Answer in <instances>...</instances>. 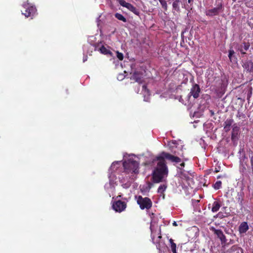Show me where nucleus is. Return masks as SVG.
Wrapping results in <instances>:
<instances>
[{"mask_svg":"<svg viewBox=\"0 0 253 253\" xmlns=\"http://www.w3.org/2000/svg\"><path fill=\"white\" fill-rule=\"evenodd\" d=\"M168 146L173 154L163 151L156 157V159L162 161L164 163H166L165 161L166 159L176 164L180 163L181 159L177 157V155L183 157V153L182 152L183 145H182L181 141L171 140L169 142Z\"/></svg>","mask_w":253,"mask_h":253,"instance_id":"f257e3e1","label":"nucleus"},{"mask_svg":"<svg viewBox=\"0 0 253 253\" xmlns=\"http://www.w3.org/2000/svg\"><path fill=\"white\" fill-rule=\"evenodd\" d=\"M162 6V7L165 11H167L168 5L166 0H158Z\"/></svg>","mask_w":253,"mask_h":253,"instance_id":"4be33fe9","label":"nucleus"},{"mask_svg":"<svg viewBox=\"0 0 253 253\" xmlns=\"http://www.w3.org/2000/svg\"><path fill=\"white\" fill-rule=\"evenodd\" d=\"M120 4L133 13L136 15H139L140 12L138 9L130 3L126 2L125 0H117Z\"/></svg>","mask_w":253,"mask_h":253,"instance_id":"0eeeda50","label":"nucleus"},{"mask_svg":"<svg viewBox=\"0 0 253 253\" xmlns=\"http://www.w3.org/2000/svg\"><path fill=\"white\" fill-rule=\"evenodd\" d=\"M252 167V171L253 172V167Z\"/></svg>","mask_w":253,"mask_h":253,"instance_id":"58836bf2","label":"nucleus"},{"mask_svg":"<svg viewBox=\"0 0 253 253\" xmlns=\"http://www.w3.org/2000/svg\"><path fill=\"white\" fill-rule=\"evenodd\" d=\"M223 10V6L221 3H220L217 5V7L208 10L206 12V14L207 16L213 17L218 15Z\"/></svg>","mask_w":253,"mask_h":253,"instance_id":"423d86ee","label":"nucleus"},{"mask_svg":"<svg viewBox=\"0 0 253 253\" xmlns=\"http://www.w3.org/2000/svg\"><path fill=\"white\" fill-rule=\"evenodd\" d=\"M210 230L217 236V237L220 240L221 245L225 246L227 243V239L222 231L220 229H216L214 227H211Z\"/></svg>","mask_w":253,"mask_h":253,"instance_id":"6e6552de","label":"nucleus"},{"mask_svg":"<svg viewBox=\"0 0 253 253\" xmlns=\"http://www.w3.org/2000/svg\"><path fill=\"white\" fill-rule=\"evenodd\" d=\"M167 187V186L165 184L161 185L158 189V193L163 194L164 195V193L166 190Z\"/></svg>","mask_w":253,"mask_h":253,"instance_id":"5701e85b","label":"nucleus"},{"mask_svg":"<svg viewBox=\"0 0 253 253\" xmlns=\"http://www.w3.org/2000/svg\"><path fill=\"white\" fill-rule=\"evenodd\" d=\"M157 161L158 162L152 174V181L155 183L163 181L164 178L167 177L169 173V169L166 163L163 162L160 160Z\"/></svg>","mask_w":253,"mask_h":253,"instance_id":"f03ea898","label":"nucleus"},{"mask_svg":"<svg viewBox=\"0 0 253 253\" xmlns=\"http://www.w3.org/2000/svg\"><path fill=\"white\" fill-rule=\"evenodd\" d=\"M222 182L221 181H217L213 185V188L218 190L221 187Z\"/></svg>","mask_w":253,"mask_h":253,"instance_id":"393cba45","label":"nucleus"},{"mask_svg":"<svg viewBox=\"0 0 253 253\" xmlns=\"http://www.w3.org/2000/svg\"><path fill=\"white\" fill-rule=\"evenodd\" d=\"M180 167H178V168L180 169H182V168L184 167L185 163L184 162L181 163L180 164Z\"/></svg>","mask_w":253,"mask_h":253,"instance_id":"c85d7f7f","label":"nucleus"},{"mask_svg":"<svg viewBox=\"0 0 253 253\" xmlns=\"http://www.w3.org/2000/svg\"><path fill=\"white\" fill-rule=\"evenodd\" d=\"M143 78V73L141 71H135L131 77V80H134L135 82L139 83L142 82Z\"/></svg>","mask_w":253,"mask_h":253,"instance_id":"9b49d317","label":"nucleus"},{"mask_svg":"<svg viewBox=\"0 0 253 253\" xmlns=\"http://www.w3.org/2000/svg\"><path fill=\"white\" fill-rule=\"evenodd\" d=\"M142 91H144L147 94H149V90L147 88V86L145 84L142 85Z\"/></svg>","mask_w":253,"mask_h":253,"instance_id":"bb28decb","label":"nucleus"},{"mask_svg":"<svg viewBox=\"0 0 253 253\" xmlns=\"http://www.w3.org/2000/svg\"><path fill=\"white\" fill-rule=\"evenodd\" d=\"M126 207V204L121 200L115 201L112 205V208L116 211L121 212L124 211Z\"/></svg>","mask_w":253,"mask_h":253,"instance_id":"1a4fd4ad","label":"nucleus"},{"mask_svg":"<svg viewBox=\"0 0 253 253\" xmlns=\"http://www.w3.org/2000/svg\"><path fill=\"white\" fill-rule=\"evenodd\" d=\"M242 113H241L239 111L238 112L237 117L238 118H240L241 117Z\"/></svg>","mask_w":253,"mask_h":253,"instance_id":"2f4dec72","label":"nucleus"},{"mask_svg":"<svg viewBox=\"0 0 253 253\" xmlns=\"http://www.w3.org/2000/svg\"><path fill=\"white\" fill-rule=\"evenodd\" d=\"M172 8L175 11L178 12L180 11L179 4L180 2V0H173Z\"/></svg>","mask_w":253,"mask_h":253,"instance_id":"6ab92c4d","label":"nucleus"},{"mask_svg":"<svg viewBox=\"0 0 253 253\" xmlns=\"http://www.w3.org/2000/svg\"><path fill=\"white\" fill-rule=\"evenodd\" d=\"M251 72H253V62H252Z\"/></svg>","mask_w":253,"mask_h":253,"instance_id":"72a5a7b5","label":"nucleus"},{"mask_svg":"<svg viewBox=\"0 0 253 253\" xmlns=\"http://www.w3.org/2000/svg\"><path fill=\"white\" fill-rule=\"evenodd\" d=\"M147 187L148 189H150L153 187V184L150 182H148Z\"/></svg>","mask_w":253,"mask_h":253,"instance_id":"cd10ccee","label":"nucleus"},{"mask_svg":"<svg viewBox=\"0 0 253 253\" xmlns=\"http://www.w3.org/2000/svg\"><path fill=\"white\" fill-rule=\"evenodd\" d=\"M172 225H173V226H177V224L176 222H175V221H174V222L172 223Z\"/></svg>","mask_w":253,"mask_h":253,"instance_id":"473e14b6","label":"nucleus"},{"mask_svg":"<svg viewBox=\"0 0 253 253\" xmlns=\"http://www.w3.org/2000/svg\"><path fill=\"white\" fill-rule=\"evenodd\" d=\"M252 65V61H246L244 63V64L243 65V67L247 71L251 72Z\"/></svg>","mask_w":253,"mask_h":253,"instance_id":"a211bd4d","label":"nucleus"},{"mask_svg":"<svg viewBox=\"0 0 253 253\" xmlns=\"http://www.w3.org/2000/svg\"><path fill=\"white\" fill-rule=\"evenodd\" d=\"M233 123V119H227L224 123V129L225 132H228L230 130V126Z\"/></svg>","mask_w":253,"mask_h":253,"instance_id":"dca6fc26","label":"nucleus"},{"mask_svg":"<svg viewBox=\"0 0 253 253\" xmlns=\"http://www.w3.org/2000/svg\"><path fill=\"white\" fill-rule=\"evenodd\" d=\"M249 229V226L247 222H243L239 227V232L240 234L245 233Z\"/></svg>","mask_w":253,"mask_h":253,"instance_id":"2eb2a0df","label":"nucleus"},{"mask_svg":"<svg viewBox=\"0 0 253 253\" xmlns=\"http://www.w3.org/2000/svg\"><path fill=\"white\" fill-rule=\"evenodd\" d=\"M247 5L248 6V7H250V5H248V3H247Z\"/></svg>","mask_w":253,"mask_h":253,"instance_id":"ea45409f","label":"nucleus"},{"mask_svg":"<svg viewBox=\"0 0 253 253\" xmlns=\"http://www.w3.org/2000/svg\"><path fill=\"white\" fill-rule=\"evenodd\" d=\"M240 131V127L234 125L232 128L231 134V140L234 141L237 139V136L238 135Z\"/></svg>","mask_w":253,"mask_h":253,"instance_id":"4468645a","label":"nucleus"},{"mask_svg":"<svg viewBox=\"0 0 253 253\" xmlns=\"http://www.w3.org/2000/svg\"><path fill=\"white\" fill-rule=\"evenodd\" d=\"M250 162L251 164V167L253 166V156H252L250 159Z\"/></svg>","mask_w":253,"mask_h":253,"instance_id":"7c9ffc66","label":"nucleus"},{"mask_svg":"<svg viewBox=\"0 0 253 253\" xmlns=\"http://www.w3.org/2000/svg\"><path fill=\"white\" fill-rule=\"evenodd\" d=\"M23 7L25 10L24 11H22V13L26 17L34 16L37 11L36 7L31 5L28 2H24L23 4Z\"/></svg>","mask_w":253,"mask_h":253,"instance_id":"39448f33","label":"nucleus"},{"mask_svg":"<svg viewBox=\"0 0 253 253\" xmlns=\"http://www.w3.org/2000/svg\"><path fill=\"white\" fill-rule=\"evenodd\" d=\"M194 0H188V2L190 4V6H192L193 4Z\"/></svg>","mask_w":253,"mask_h":253,"instance_id":"c756f323","label":"nucleus"},{"mask_svg":"<svg viewBox=\"0 0 253 253\" xmlns=\"http://www.w3.org/2000/svg\"><path fill=\"white\" fill-rule=\"evenodd\" d=\"M218 171H219V170H217L216 169H215V170H214V172H218Z\"/></svg>","mask_w":253,"mask_h":253,"instance_id":"4c0bfd02","label":"nucleus"},{"mask_svg":"<svg viewBox=\"0 0 253 253\" xmlns=\"http://www.w3.org/2000/svg\"><path fill=\"white\" fill-rule=\"evenodd\" d=\"M169 242L172 252L173 253H177L176 252V244L174 243L173 240L172 239H170Z\"/></svg>","mask_w":253,"mask_h":253,"instance_id":"aec40b11","label":"nucleus"},{"mask_svg":"<svg viewBox=\"0 0 253 253\" xmlns=\"http://www.w3.org/2000/svg\"><path fill=\"white\" fill-rule=\"evenodd\" d=\"M201 89L199 85L197 84H193L189 95H188V99H190L191 96H192L195 99L198 98Z\"/></svg>","mask_w":253,"mask_h":253,"instance_id":"9d476101","label":"nucleus"},{"mask_svg":"<svg viewBox=\"0 0 253 253\" xmlns=\"http://www.w3.org/2000/svg\"><path fill=\"white\" fill-rule=\"evenodd\" d=\"M124 172L126 174L131 173L137 174L139 173L138 163L131 159L126 160L123 163Z\"/></svg>","mask_w":253,"mask_h":253,"instance_id":"7ed1b4c3","label":"nucleus"},{"mask_svg":"<svg viewBox=\"0 0 253 253\" xmlns=\"http://www.w3.org/2000/svg\"><path fill=\"white\" fill-rule=\"evenodd\" d=\"M250 46V44L249 42H244L239 47L238 50L240 51L241 54H246V51H247Z\"/></svg>","mask_w":253,"mask_h":253,"instance_id":"ddd939ff","label":"nucleus"},{"mask_svg":"<svg viewBox=\"0 0 253 253\" xmlns=\"http://www.w3.org/2000/svg\"><path fill=\"white\" fill-rule=\"evenodd\" d=\"M234 53L235 52L233 49H231L229 50L228 57L231 61H234L233 59V58H234V56H233Z\"/></svg>","mask_w":253,"mask_h":253,"instance_id":"b1692460","label":"nucleus"},{"mask_svg":"<svg viewBox=\"0 0 253 253\" xmlns=\"http://www.w3.org/2000/svg\"><path fill=\"white\" fill-rule=\"evenodd\" d=\"M115 17L120 21H122L124 22H126V19L121 14L119 13H116L115 14Z\"/></svg>","mask_w":253,"mask_h":253,"instance_id":"412c9836","label":"nucleus"},{"mask_svg":"<svg viewBox=\"0 0 253 253\" xmlns=\"http://www.w3.org/2000/svg\"><path fill=\"white\" fill-rule=\"evenodd\" d=\"M117 57L120 60H123L124 59L123 54L119 51H117Z\"/></svg>","mask_w":253,"mask_h":253,"instance_id":"a878e982","label":"nucleus"},{"mask_svg":"<svg viewBox=\"0 0 253 253\" xmlns=\"http://www.w3.org/2000/svg\"><path fill=\"white\" fill-rule=\"evenodd\" d=\"M95 47V50H98L101 53L105 54V55H112V52L107 49L104 45H102L100 47L98 48L99 43H95L94 45Z\"/></svg>","mask_w":253,"mask_h":253,"instance_id":"f8f14e48","label":"nucleus"},{"mask_svg":"<svg viewBox=\"0 0 253 253\" xmlns=\"http://www.w3.org/2000/svg\"><path fill=\"white\" fill-rule=\"evenodd\" d=\"M137 203L141 210H149L151 209L152 206V202L150 198L148 197L143 198L141 196L138 197Z\"/></svg>","mask_w":253,"mask_h":253,"instance_id":"20e7f679","label":"nucleus"},{"mask_svg":"<svg viewBox=\"0 0 253 253\" xmlns=\"http://www.w3.org/2000/svg\"><path fill=\"white\" fill-rule=\"evenodd\" d=\"M221 177H222V176H220V175H218V176H217V178H221Z\"/></svg>","mask_w":253,"mask_h":253,"instance_id":"e433bc0d","label":"nucleus"},{"mask_svg":"<svg viewBox=\"0 0 253 253\" xmlns=\"http://www.w3.org/2000/svg\"><path fill=\"white\" fill-rule=\"evenodd\" d=\"M221 204L220 201H214L212 204L211 211L213 212L217 211L221 207Z\"/></svg>","mask_w":253,"mask_h":253,"instance_id":"f3484780","label":"nucleus"},{"mask_svg":"<svg viewBox=\"0 0 253 253\" xmlns=\"http://www.w3.org/2000/svg\"><path fill=\"white\" fill-rule=\"evenodd\" d=\"M241 204H242V200L241 201Z\"/></svg>","mask_w":253,"mask_h":253,"instance_id":"a19ab883","label":"nucleus"},{"mask_svg":"<svg viewBox=\"0 0 253 253\" xmlns=\"http://www.w3.org/2000/svg\"><path fill=\"white\" fill-rule=\"evenodd\" d=\"M210 112H211V116H212V115H214V112H213V111H212V110H211V111H210Z\"/></svg>","mask_w":253,"mask_h":253,"instance_id":"f704fd0d","label":"nucleus"},{"mask_svg":"<svg viewBox=\"0 0 253 253\" xmlns=\"http://www.w3.org/2000/svg\"><path fill=\"white\" fill-rule=\"evenodd\" d=\"M87 60V58H86V57H85V58H84L83 59V62H84L85 61H86Z\"/></svg>","mask_w":253,"mask_h":253,"instance_id":"c9c22d12","label":"nucleus"}]
</instances>
